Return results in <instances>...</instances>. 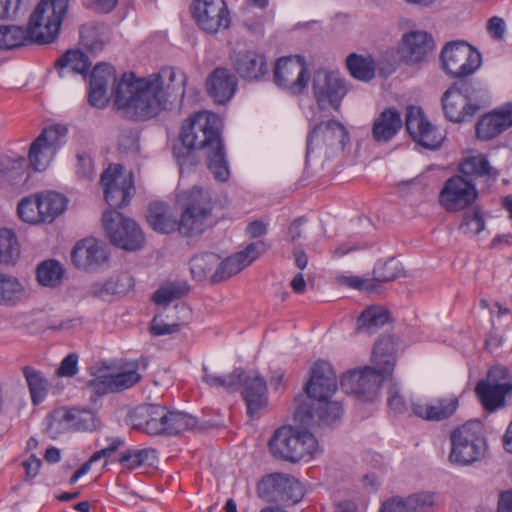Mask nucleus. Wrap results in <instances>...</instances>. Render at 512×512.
<instances>
[{
    "label": "nucleus",
    "instance_id": "9",
    "mask_svg": "<svg viewBox=\"0 0 512 512\" xmlns=\"http://www.w3.org/2000/svg\"><path fill=\"white\" fill-rule=\"evenodd\" d=\"M102 222L113 245L127 251L139 250L144 245V234L138 224L115 209L106 210L102 215Z\"/></svg>",
    "mask_w": 512,
    "mask_h": 512
},
{
    "label": "nucleus",
    "instance_id": "49",
    "mask_svg": "<svg viewBox=\"0 0 512 512\" xmlns=\"http://www.w3.org/2000/svg\"><path fill=\"white\" fill-rule=\"evenodd\" d=\"M64 269L56 260L42 262L37 268V280L43 286L55 287L60 284Z\"/></svg>",
    "mask_w": 512,
    "mask_h": 512
},
{
    "label": "nucleus",
    "instance_id": "31",
    "mask_svg": "<svg viewBox=\"0 0 512 512\" xmlns=\"http://www.w3.org/2000/svg\"><path fill=\"white\" fill-rule=\"evenodd\" d=\"M442 108L448 120L462 122L472 118L480 107L467 102L462 95L448 88L442 97Z\"/></svg>",
    "mask_w": 512,
    "mask_h": 512
},
{
    "label": "nucleus",
    "instance_id": "42",
    "mask_svg": "<svg viewBox=\"0 0 512 512\" xmlns=\"http://www.w3.org/2000/svg\"><path fill=\"white\" fill-rule=\"evenodd\" d=\"M286 475L274 473L263 477L257 486V493L260 498L267 502H275L280 504L282 486L285 485Z\"/></svg>",
    "mask_w": 512,
    "mask_h": 512
},
{
    "label": "nucleus",
    "instance_id": "27",
    "mask_svg": "<svg viewBox=\"0 0 512 512\" xmlns=\"http://www.w3.org/2000/svg\"><path fill=\"white\" fill-rule=\"evenodd\" d=\"M459 406L456 396L438 398L430 403H412V413L426 421L440 422L453 416Z\"/></svg>",
    "mask_w": 512,
    "mask_h": 512
},
{
    "label": "nucleus",
    "instance_id": "28",
    "mask_svg": "<svg viewBox=\"0 0 512 512\" xmlns=\"http://www.w3.org/2000/svg\"><path fill=\"white\" fill-rule=\"evenodd\" d=\"M164 417L163 407L159 405H142L129 413L127 422L136 430L148 435H160L161 421Z\"/></svg>",
    "mask_w": 512,
    "mask_h": 512
},
{
    "label": "nucleus",
    "instance_id": "18",
    "mask_svg": "<svg viewBox=\"0 0 512 512\" xmlns=\"http://www.w3.org/2000/svg\"><path fill=\"white\" fill-rule=\"evenodd\" d=\"M120 165H110L102 174L100 183L104 189L105 200L110 208H122L131 199V184L121 175Z\"/></svg>",
    "mask_w": 512,
    "mask_h": 512
},
{
    "label": "nucleus",
    "instance_id": "32",
    "mask_svg": "<svg viewBox=\"0 0 512 512\" xmlns=\"http://www.w3.org/2000/svg\"><path fill=\"white\" fill-rule=\"evenodd\" d=\"M400 113L395 108L384 109L372 125V138L378 143L389 142L402 128Z\"/></svg>",
    "mask_w": 512,
    "mask_h": 512
},
{
    "label": "nucleus",
    "instance_id": "36",
    "mask_svg": "<svg viewBox=\"0 0 512 512\" xmlns=\"http://www.w3.org/2000/svg\"><path fill=\"white\" fill-rule=\"evenodd\" d=\"M157 460V453L152 448H127L119 453L118 463L122 468L135 470L142 466H152Z\"/></svg>",
    "mask_w": 512,
    "mask_h": 512
},
{
    "label": "nucleus",
    "instance_id": "64",
    "mask_svg": "<svg viewBox=\"0 0 512 512\" xmlns=\"http://www.w3.org/2000/svg\"><path fill=\"white\" fill-rule=\"evenodd\" d=\"M76 173L79 177L91 180L94 176V165L91 157L85 153L77 154Z\"/></svg>",
    "mask_w": 512,
    "mask_h": 512
},
{
    "label": "nucleus",
    "instance_id": "37",
    "mask_svg": "<svg viewBox=\"0 0 512 512\" xmlns=\"http://www.w3.org/2000/svg\"><path fill=\"white\" fill-rule=\"evenodd\" d=\"M89 67L87 55L80 50H68L55 62V68L61 77L67 73L85 75Z\"/></svg>",
    "mask_w": 512,
    "mask_h": 512
},
{
    "label": "nucleus",
    "instance_id": "43",
    "mask_svg": "<svg viewBox=\"0 0 512 512\" xmlns=\"http://www.w3.org/2000/svg\"><path fill=\"white\" fill-rule=\"evenodd\" d=\"M70 420V408L59 407L52 410L45 418V433L51 439H56L71 430Z\"/></svg>",
    "mask_w": 512,
    "mask_h": 512
},
{
    "label": "nucleus",
    "instance_id": "17",
    "mask_svg": "<svg viewBox=\"0 0 512 512\" xmlns=\"http://www.w3.org/2000/svg\"><path fill=\"white\" fill-rule=\"evenodd\" d=\"M267 249V244L263 240H259L248 244L244 250L227 257L222 262L218 261V265L212 275V282L218 283L239 273L265 253Z\"/></svg>",
    "mask_w": 512,
    "mask_h": 512
},
{
    "label": "nucleus",
    "instance_id": "23",
    "mask_svg": "<svg viewBox=\"0 0 512 512\" xmlns=\"http://www.w3.org/2000/svg\"><path fill=\"white\" fill-rule=\"evenodd\" d=\"M343 408L337 401L322 400L310 407H301L296 412V417L307 425H332L341 419Z\"/></svg>",
    "mask_w": 512,
    "mask_h": 512
},
{
    "label": "nucleus",
    "instance_id": "5",
    "mask_svg": "<svg viewBox=\"0 0 512 512\" xmlns=\"http://www.w3.org/2000/svg\"><path fill=\"white\" fill-rule=\"evenodd\" d=\"M317 447L312 433L292 426L276 429L268 442L269 452L275 459L291 463L310 459Z\"/></svg>",
    "mask_w": 512,
    "mask_h": 512
},
{
    "label": "nucleus",
    "instance_id": "25",
    "mask_svg": "<svg viewBox=\"0 0 512 512\" xmlns=\"http://www.w3.org/2000/svg\"><path fill=\"white\" fill-rule=\"evenodd\" d=\"M433 49V37L425 31H410L403 35L400 51L407 64H418L425 61Z\"/></svg>",
    "mask_w": 512,
    "mask_h": 512
},
{
    "label": "nucleus",
    "instance_id": "22",
    "mask_svg": "<svg viewBox=\"0 0 512 512\" xmlns=\"http://www.w3.org/2000/svg\"><path fill=\"white\" fill-rule=\"evenodd\" d=\"M512 127V101L485 114L476 124V135L491 140Z\"/></svg>",
    "mask_w": 512,
    "mask_h": 512
},
{
    "label": "nucleus",
    "instance_id": "21",
    "mask_svg": "<svg viewBox=\"0 0 512 512\" xmlns=\"http://www.w3.org/2000/svg\"><path fill=\"white\" fill-rule=\"evenodd\" d=\"M231 61L235 72L246 81H259L268 74L266 56L255 50L234 52Z\"/></svg>",
    "mask_w": 512,
    "mask_h": 512
},
{
    "label": "nucleus",
    "instance_id": "53",
    "mask_svg": "<svg viewBox=\"0 0 512 512\" xmlns=\"http://www.w3.org/2000/svg\"><path fill=\"white\" fill-rule=\"evenodd\" d=\"M38 196H29L22 199L17 206V213L19 218L27 223H40L44 222L40 205L38 204Z\"/></svg>",
    "mask_w": 512,
    "mask_h": 512
},
{
    "label": "nucleus",
    "instance_id": "48",
    "mask_svg": "<svg viewBox=\"0 0 512 512\" xmlns=\"http://www.w3.org/2000/svg\"><path fill=\"white\" fill-rule=\"evenodd\" d=\"M244 371L240 368L233 370L230 374L217 376L208 372L207 368H203V381L211 387H223L227 391H235L238 389Z\"/></svg>",
    "mask_w": 512,
    "mask_h": 512
},
{
    "label": "nucleus",
    "instance_id": "57",
    "mask_svg": "<svg viewBox=\"0 0 512 512\" xmlns=\"http://www.w3.org/2000/svg\"><path fill=\"white\" fill-rule=\"evenodd\" d=\"M286 484L282 486L280 504L289 506L299 502L303 496L301 484L294 478L286 475Z\"/></svg>",
    "mask_w": 512,
    "mask_h": 512
},
{
    "label": "nucleus",
    "instance_id": "58",
    "mask_svg": "<svg viewBox=\"0 0 512 512\" xmlns=\"http://www.w3.org/2000/svg\"><path fill=\"white\" fill-rule=\"evenodd\" d=\"M485 228V221L479 209L464 214L459 229L464 234L477 235Z\"/></svg>",
    "mask_w": 512,
    "mask_h": 512
},
{
    "label": "nucleus",
    "instance_id": "35",
    "mask_svg": "<svg viewBox=\"0 0 512 512\" xmlns=\"http://www.w3.org/2000/svg\"><path fill=\"white\" fill-rule=\"evenodd\" d=\"M459 172L461 176L467 177L472 181L479 177H485L488 180H496L498 172L496 169L490 166L488 160L483 155L470 156L465 158L459 164Z\"/></svg>",
    "mask_w": 512,
    "mask_h": 512
},
{
    "label": "nucleus",
    "instance_id": "10",
    "mask_svg": "<svg viewBox=\"0 0 512 512\" xmlns=\"http://www.w3.org/2000/svg\"><path fill=\"white\" fill-rule=\"evenodd\" d=\"M67 129L63 126H50L42 130L32 142L28 154L29 162L35 171L45 170L58 149L65 143Z\"/></svg>",
    "mask_w": 512,
    "mask_h": 512
},
{
    "label": "nucleus",
    "instance_id": "55",
    "mask_svg": "<svg viewBox=\"0 0 512 512\" xmlns=\"http://www.w3.org/2000/svg\"><path fill=\"white\" fill-rule=\"evenodd\" d=\"M138 364L134 363L131 368L116 374H110L115 393L129 389L140 382L142 376L137 372Z\"/></svg>",
    "mask_w": 512,
    "mask_h": 512
},
{
    "label": "nucleus",
    "instance_id": "62",
    "mask_svg": "<svg viewBox=\"0 0 512 512\" xmlns=\"http://www.w3.org/2000/svg\"><path fill=\"white\" fill-rule=\"evenodd\" d=\"M484 381L504 385L512 382V375L505 366L495 365L488 370L487 378Z\"/></svg>",
    "mask_w": 512,
    "mask_h": 512
},
{
    "label": "nucleus",
    "instance_id": "61",
    "mask_svg": "<svg viewBox=\"0 0 512 512\" xmlns=\"http://www.w3.org/2000/svg\"><path fill=\"white\" fill-rule=\"evenodd\" d=\"M134 286L133 278L127 274L117 276L115 280L106 282L105 290L113 294H125Z\"/></svg>",
    "mask_w": 512,
    "mask_h": 512
},
{
    "label": "nucleus",
    "instance_id": "30",
    "mask_svg": "<svg viewBox=\"0 0 512 512\" xmlns=\"http://www.w3.org/2000/svg\"><path fill=\"white\" fill-rule=\"evenodd\" d=\"M436 507V495L432 492H418L409 495L407 498L393 496L381 504L379 512H396L405 510L415 512Z\"/></svg>",
    "mask_w": 512,
    "mask_h": 512
},
{
    "label": "nucleus",
    "instance_id": "11",
    "mask_svg": "<svg viewBox=\"0 0 512 512\" xmlns=\"http://www.w3.org/2000/svg\"><path fill=\"white\" fill-rule=\"evenodd\" d=\"M349 142V133L338 120L322 121L310 130L306 141V157L321 149L343 150Z\"/></svg>",
    "mask_w": 512,
    "mask_h": 512
},
{
    "label": "nucleus",
    "instance_id": "63",
    "mask_svg": "<svg viewBox=\"0 0 512 512\" xmlns=\"http://www.w3.org/2000/svg\"><path fill=\"white\" fill-rule=\"evenodd\" d=\"M110 374L102 375L96 377L94 379L89 380L88 387L92 389V391L99 395H105L108 393H115L114 386L112 384V379H110Z\"/></svg>",
    "mask_w": 512,
    "mask_h": 512
},
{
    "label": "nucleus",
    "instance_id": "29",
    "mask_svg": "<svg viewBox=\"0 0 512 512\" xmlns=\"http://www.w3.org/2000/svg\"><path fill=\"white\" fill-rule=\"evenodd\" d=\"M206 88L216 103L225 104L236 91L237 79L228 69L218 67L207 78Z\"/></svg>",
    "mask_w": 512,
    "mask_h": 512
},
{
    "label": "nucleus",
    "instance_id": "54",
    "mask_svg": "<svg viewBox=\"0 0 512 512\" xmlns=\"http://www.w3.org/2000/svg\"><path fill=\"white\" fill-rule=\"evenodd\" d=\"M70 431H93L97 427V418L90 410L70 408Z\"/></svg>",
    "mask_w": 512,
    "mask_h": 512
},
{
    "label": "nucleus",
    "instance_id": "19",
    "mask_svg": "<svg viewBox=\"0 0 512 512\" xmlns=\"http://www.w3.org/2000/svg\"><path fill=\"white\" fill-rule=\"evenodd\" d=\"M241 395L246 404L247 415L250 418H258L268 406V392L265 379L258 373L245 375L240 383Z\"/></svg>",
    "mask_w": 512,
    "mask_h": 512
},
{
    "label": "nucleus",
    "instance_id": "14",
    "mask_svg": "<svg viewBox=\"0 0 512 512\" xmlns=\"http://www.w3.org/2000/svg\"><path fill=\"white\" fill-rule=\"evenodd\" d=\"M277 86L291 94H300L307 87L309 73L301 56H287L277 60L273 72Z\"/></svg>",
    "mask_w": 512,
    "mask_h": 512
},
{
    "label": "nucleus",
    "instance_id": "12",
    "mask_svg": "<svg viewBox=\"0 0 512 512\" xmlns=\"http://www.w3.org/2000/svg\"><path fill=\"white\" fill-rule=\"evenodd\" d=\"M191 15L200 30L216 34L230 26V14L224 0H193Z\"/></svg>",
    "mask_w": 512,
    "mask_h": 512
},
{
    "label": "nucleus",
    "instance_id": "34",
    "mask_svg": "<svg viewBox=\"0 0 512 512\" xmlns=\"http://www.w3.org/2000/svg\"><path fill=\"white\" fill-rule=\"evenodd\" d=\"M475 391L485 410L494 412L504 407L506 384L497 385L480 380Z\"/></svg>",
    "mask_w": 512,
    "mask_h": 512
},
{
    "label": "nucleus",
    "instance_id": "47",
    "mask_svg": "<svg viewBox=\"0 0 512 512\" xmlns=\"http://www.w3.org/2000/svg\"><path fill=\"white\" fill-rule=\"evenodd\" d=\"M40 210L44 222H51L66 208V198L56 192H46L38 195Z\"/></svg>",
    "mask_w": 512,
    "mask_h": 512
},
{
    "label": "nucleus",
    "instance_id": "59",
    "mask_svg": "<svg viewBox=\"0 0 512 512\" xmlns=\"http://www.w3.org/2000/svg\"><path fill=\"white\" fill-rule=\"evenodd\" d=\"M457 81H455L450 87V90H453L456 93L462 95L465 100L471 103L472 100L477 99L480 89L475 85V83L469 79V77H455Z\"/></svg>",
    "mask_w": 512,
    "mask_h": 512
},
{
    "label": "nucleus",
    "instance_id": "50",
    "mask_svg": "<svg viewBox=\"0 0 512 512\" xmlns=\"http://www.w3.org/2000/svg\"><path fill=\"white\" fill-rule=\"evenodd\" d=\"M1 29L5 36L6 49H13L34 41V33L31 32V26L28 23L27 29L14 25H2Z\"/></svg>",
    "mask_w": 512,
    "mask_h": 512
},
{
    "label": "nucleus",
    "instance_id": "51",
    "mask_svg": "<svg viewBox=\"0 0 512 512\" xmlns=\"http://www.w3.org/2000/svg\"><path fill=\"white\" fill-rule=\"evenodd\" d=\"M19 256V246L13 231L0 229V264H11Z\"/></svg>",
    "mask_w": 512,
    "mask_h": 512
},
{
    "label": "nucleus",
    "instance_id": "38",
    "mask_svg": "<svg viewBox=\"0 0 512 512\" xmlns=\"http://www.w3.org/2000/svg\"><path fill=\"white\" fill-rule=\"evenodd\" d=\"M79 33L81 45L92 54L102 51L105 44L109 41L108 29L103 24L83 25Z\"/></svg>",
    "mask_w": 512,
    "mask_h": 512
},
{
    "label": "nucleus",
    "instance_id": "26",
    "mask_svg": "<svg viewBox=\"0 0 512 512\" xmlns=\"http://www.w3.org/2000/svg\"><path fill=\"white\" fill-rule=\"evenodd\" d=\"M71 259L80 269H91L107 260L105 245L95 238H84L78 241L71 253Z\"/></svg>",
    "mask_w": 512,
    "mask_h": 512
},
{
    "label": "nucleus",
    "instance_id": "6",
    "mask_svg": "<svg viewBox=\"0 0 512 512\" xmlns=\"http://www.w3.org/2000/svg\"><path fill=\"white\" fill-rule=\"evenodd\" d=\"M449 461L459 466L471 465L481 460L487 450L483 425L468 421L450 433Z\"/></svg>",
    "mask_w": 512,
    "mask_h": 512
},
{
    "label": "nucleus",
    "instance_id": "56",
    "mask_svg": "<svg viewBox=\"0 0 512 512\" xmlns=\"http://www.w3.org/2000/svg\"><path fill=\"white\" fill-rule=\"evenodd\" d=\"M402 273L398 261L390 259L384 263H377L373 269V280L376 282H390L397 279Z\"/></svg>",
    "mask_w": 512,
    "mask_h": 512
},
{
    "label": "nucleus",
    "instance_id": "52",
    "mask_svg": "<svg viewBox=\"0 0 512 512\" xmlns=\"http://www.w3.org/2000/svg\"><path fill=\"white\" fill-rule=\"evenodd\" d=\"M188 286L185 283L170 282L161 286L153 294V301L157 305L168 306L172 301L185 296Z\"/></svg>",
    "mask_w": 512,
    "mask_h": 512
},
{
    "label": "nucleus",
    "instance_id": "44",
    "mask_svg": "<svg viewBox=\"0 0 512 512\" xmlns=\"http://www.w3.org/2000/svg\"><path fill=\"white\" fill-rule=\"evenodd\" d=\"M218 261V255L211 252L193 256L189 262L192 277L197 281H203L209 276L212 278L213 271L216 269Z\"/></svg>",
    "mask_w": 512,
    "mask_h": 512
},
{
    "label": "nucleus",
    "instance_id": "20",
    "mask_svg": "<svg viewBox=\"0 0 512 512\" xmlns=\"http://www.w3.org/2000/svg\"><path fill=\"white\" fill-rule=\"evenodd\" d=\"M337 389V378L331 365L317 361L311 368V377L305 386L307 395L317 402L328 400Z\"/></svg>",
    "mask_w": 512,
    "mask_h": 512
},
{
    "label": "nucleus",
    "instance_id": "8",
    "mask_svg": "<svg viewBox=\"0 0 512 512\" xmlns=\"http://www.w3.org/2000/svg\"><path fill=\"white\" fill-rule=\"evenodd\" d=\"M440 60L450 77H469L482 64L481 53L464 40L447 42L441 50Z\"/></svg>",
    "mask_w": 512,
    "mask_h": 512
},
{
    "label": "nucleus",
    "instance_id": "24",
    "mask_svg": "<svg viewBox=\"0 0 512 512\" xmlns=\"http://www.w3.org/2000/svg\"><path fill=\"white\" fill-rule=\"evenodd\" d=\"M116 83L114 67L109 63L97 64L91 73L88 101L91 106L103 108L107 102V89Z\"/></svg>",
    "mask_w": 512,
    "mask_h": 512
},
{
    "label": "nucleus",
    "instance_id": "7",
    "mask_svg": "<svg viewBox=\"0 0 512 512\" xmlns=\"http://www.w3.org/2000/svg\"><path fill=\"white\" fill-rule=\"evenodd\" d=\"M68 9L69 0H40L28 22L35 43L49 44L57 39Z\"/></svg>",
    "mask_w": 512,
    "mask_h": 512
},
{
    "label": "nucleus",
    "instance_id": "39",
    "mask_svg": "<svg viewBox=\"0 0 512 512\" xmlns=\"http://www.w3.org/2000/svg\"><path fill=\"white\" fill-rule=\"evenodd\" d=\"M390 313L382 306H370L366 308L357 319V331L366 334L375 333L380 327L389 321Z\"/></svg>",
    "mask_w": 512,
    "mask_h": 512
},
{
    "label": "nucleus",
    "instance_id": "33",
    "mask_svg": "<svg viewBox=\"0 0 512 512\" xmlns=\"http://www.w3.org/2000/svg\"><path fill=\"white\" fill-rule=\"evenodd\" d=\"M164 417L161 421L160 435L173 436L192 430L197 425V419L180 411H168L163 407Z\"/></svg>",
    "mask_w": 512,
    "mask_h": 512
},
{
    "label": "nucleus",
    "instance_id": "13",
    "mask_svg": "<svg viewBox=\"0 0 512 512\" xmlns=\"http://www.w3.org/2000/svg\"><path fill=\"white\" fill-rule=\"evenodd\" d=\"M478 197L475 183L461 175L448 178L439 193V204L447 212H458L471 206Z\"/></svg>",
    "mask_w": 512,
    "mask_h": 512
},
{
    "label": "nucleus",
    "instance_id": "60",
    "mask_svg": "<svg viewBox=\"0 0 512 512\" xmlns=\"http://www.w3.org/2000/svg\"><path fill=\"white\" fill-rule=\"evenodd\" d=\"M387 404L389 409L394 414H402L408 409L407 403L403 396L400 394L398 385L395 383L389 386Z\"/></svg>",
    "mask_w": 512,
    "mask_h": 512
},
{
    "label": "nucleus",
    "instance_id": "40",
    "mask_svg": "<svg viewBox=\"0 0 512 512\" xmlns=\"http://www.w3.org/2000/svg\"><path fill=\"white\" fill-rule=\"evenodd\" d=\"M25 288L15 276L0 273V305L14 306L23 300Z\"/></svg>",
    "mask_w": 512,
    "mask_h": 512
},
{
    "label": "nucleus",
    "instance_id": "1",
    "mask_svg": "<svg viewBox=\"0 0 512 512\" xmlns=\"http://www.w3.org/2000/svg\"><path fill=\"white\" fill-rule=\"evenodd\" d=\"M185 81V74L173 68H164L146 78L124 73L112 90L114 103L127 117L147 120L165 109L171 98L184 95Z\"/></svg>",
    "mask_w": 512,
    "mask_h": 512
},
{
    "label": "nucleus",
    "instance_id": "41",
    "mask_svg": "<svg viewBox=\"0 0 512 512\" xmlns=\"http://www.w3.org/2000/svg\"><path fill=\"white\" fill-rule=\"evenodd\" d=\"M23 376L26 380L31 401L34 405H38L44 401L48 393V381L43 373L31 366L22 368Z\"/></svg>",
    "mask_w": 512,
    "mask_h": 512
},
{
    "label": "nucleus",
    "instance_id": "4",
    "mask_svg": "<svg viewBox=\"0 0 512 512\" xmlns=\"http://www.w3.org/2000/svg\"><path fill=\"white\" fill-rule=\"evenodd\" d=\"M372 357L375 367L349 371L340 380V386L347 394H353L362 401H372L383 378L394 369L396 358L392 339H379L374 345Z\"/></svg>",
    "mask_w": 512,
    "mask_h": 512
},
{
    "label": "nucleus",
    "instance_id": "15",
    "mask_svg": "<svg viewBox=\"0 0 512 512\" xmlns=\"http://www.w3.org/2000/svg\"><path fill=\"white\" fill-rule=\"evenodd\" d=\"M312 89L316 102L321 108L325 104H329L336 111L339 110L341 102L348 92L344 79L334 72L323 69L315 71Z\"/></svg>",
    "mask_w": 512,
    "mask_h": 512
},
{
    "label": "nucleus",
    "instance_id": "16",
    "mask_svg": "<svg viewBox=\"0 0 512 512\" xmlns=\"http://www.w3.org/2000/svg\"><path fill=\"white\" fill-rule=\"evenodd\" d=\"M405 126L412 139L424 148L438 149L444 140L442 133L425 118L419 107L407 108Z\"/></svg>",
    "mask_w": 512,
    "mask_h": 512
},
{
    "label": "nucleus",
    "instance_id": "2",
    "mask_svg": "<svg viewBox=\"0 0 512 512\" xmlns=\"http://www.w3.org/2000/svg\"><path fill=\"white\" fill-rule=\"evenodd\" d=\"M221 130L222 121L213 112L199 111L190 115L181 127V147L173 149L180 169L197 165L199 159L195 151L201 150L205 154L207 167L214 178L220 182L227 181L230 169Z\"/></svg>",
    "mask_w": 512,
    "mask_h": 512
},
{
    "label": "nucleus",
    "instance_id": "3",
    "mask_svg": "<svg viewBox=\"0 0 512 512\" xmlns=\"http://www.w3.org/2000/svg\"><path fill=\"white\" fill-rule=\"evenodd\" d=\"M177 204L181 214L177 218L171 206L164 202L150 203L146 220L156 232L169 234L178 232L184 237L202 234L211 216L212 202L209 193L200 187H192L178 194Z\"/></svg>",
    "mask_w": 512,
    "mask_h": 512
},
{
    "label": "nucleus",
    "instance_id": "46",
    "mask_svg": "<svg viewBox=\"0 0 512 512\" xmlns=\"http://www.w3.org/2000/svg\"><path fill=\"white\" fill-rule=\"evenodd\" d=\"M26 160L22 157L13 159L3 157L0 159V174L2 178L11 185L25 182L28 176L25 174Z\"/></svg>",
    "mask_w": 512,
    "mask_h": 512
},
{
    "label": "nucleus",
    "instance_id": "45",
    "mask_svg": "<svg viewBox=\"0 0 512 512\" xmlns=\"http://www.w3.org/2000/svg\"><path fill=\"white\" fill-rule=\"evenodd\" d=\"M346 65L350 74L357 80L370 81L375 75V64L371 56H362L355 53L346 59Z\"/></svg>",
    "mask_w": 512,
    "mask_h": 512
}]
</instances>
